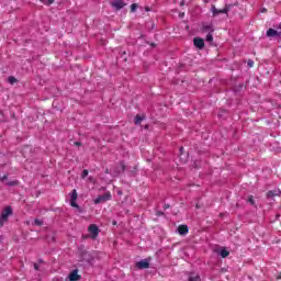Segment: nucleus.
Returning <instances> with one entry per match:
<instances>
[{"label": "nucleus", "instance_id": "obj_1", "mask_svg": "<svg viewBox=\"0 0 281 281\" xmlns=\"http://www.w3.org/2000/svg\"><path fill=\"white\" fill-rule=\"evenodd\" d=\"M78 256L82 261L90 265V267H93V263L95 262V257H93V255H91V252L87 250L85 245L78 246Z\"/></svg>", "mask_w": 281, "mask_h": 281}, {"label": "nucleus", "instance_id": "obj_2", "mask_svg": "<svg viewBox=\"0 0 281 281\" xmlns=\"http://www.w3.org/2000/svg\"><path fill=\"white\" fill-rule=\"evenodd\" d=\"M14 214L12 206H5L0 214V226L3 227L5 223H8V218Z\"/></svg>", "mask_w": 281, "mask_h": 281}, {"label": "nucleus", "instance_id": "obj_3", "mask_svg": "<svg viewBox=\"0 0 281 281\" xmlns=\"http://www.w3.org/2000/svg\"><path fill=\"white\" fill-rule=\"evenodd\" d=\"M76 201H78V191H76V189H74L70 192V205H71V207H76V210H78V212H82V207H80V205H78V203H76Z\"/></svg>", "mask_w": 281, "mask_h": 281}, {"label": "nucleus", "instance_id": "obj_4", "mask_svg": "<svg viewBox=\"0 0 281 281\" xmlns=\"http://www.w3.org/2000/svg\"><path fill=\"white\" fill-rule=\"evenodd\" d=\"M231 9H232V4H228V5L226 4L224 9H216L215 5L211 7L213 16H218V14H227V12H229Z\"/></svg>", "mask_w": 281, "mask_h": 281}, {"label": "nucleus", "instance_id": "obj_5", "mask_svg": "<svg viewBox=\"0 0 281 281\" xmlns=\"http://www.w3.org/2000/svg\"><path fill=\"white\" fill-rule=\"evenodd\" d=\"M88 232L91 234L90 238H92V240H95V238H98V235L100 234V227H98V225L95 224H90L88 227Z\"/></svg>", "mask_w": 281, "mask_h": 281}, {"label": "nucleus", "instance_id": "obj_6", "mask_svg": "<svg viewBox=\"0 0 281 281\" xmlns=\"http://www.w3.org/2000/svg\"><path fill=\"white\" fill-rule=\"evenodd\" d=\"M136 269H139V270L150 269V258L137 261L136 262Z\"/></svg>", "mask_w": 281, "mask_h": 281}, {"label": "nucleus", "instance_id": "obj_7", "mask_svg": "<svg viewBox=\"0 0 281 281\" xmlns=\"http://www.w3.org/2000/svg\"><path fill=\"white\" fill-rule=\"evenodd\" d=\"M106 201H111V192H105L103 195L98 196L94 203L99 205L100 203H106Z\"/></svg>", "mask_w": 281, "mask_h": 281}, {"label": "nucleus", "instance_id": "obj_8", "mask_svg": "<svg viewBox=\"0 0 281 281\" xmlns=\"http://www.w3.org/2000/svg\"><path fill=\"white\" fill-rule=\"evenodd\" d=\"M124 172H126V164L124 162V160H121V161L119 162V166H116V167L114 168V173H115L116 176H120V175H122V173H124Z\"/></svg>", "mask_w": 281, "mask_h": 281}, {"label": "nucleus", "instance_id": "obj_9", "mask_svg": "<svg viewBox=\"0 0 281 281\" xmlns=\"http://www.w3.org/2000/svg\"><path fill=\"white\" fill-rule=\"evenodd\" d=\"M193 45L196 47V49H205V40L202 37H194Z\"/></svg>", "mask_w": 281, "mask_h": 281}, {"label": "nucleus", "instance_id": "obj_10", "mask_svg": "<svg viewBox=\"0 0 281 281\" xmlns=\"http://www.w3.org/2000/svg\"><path fill=\"white\" fill-rule=\"evenodd\" d=\"M266 36H268V38H280L281 31H278L276 29H268Z\"/></svg>", "mask_w": 281, "mask_h": 281}, {"label": "nucleus", "instance_id": "obj_11", "mask_svg": "<svg viewBox=\"0 0 281 281\" xmlns=\"http://www.w3.org/2000/svg\"><path fill=\"white\" fill-rule=\"evenodd\" d=\"M111 5L115 10L120 11L126 5V3L124 0H114L113 2H111Z\"/></svg>", "mask_w": 281, "mask_h": 281}, {"label": "nucleus", "instance_id": "obj_12", "mask_svg": "<svg viewBox=\"0 0 281 281\" xmlns=\"http://www.w3.org/2000/svg\"><path fill=\"white\" fill-rule=\"evenodd\" d=\"M69 281H79L82 280V277L78 274V269L72 270L68 276Z\"/></svg>", "mask_w": 281, "mask_h": 281}, {"label": "nucleus", "instance_id": "obj_13", "mask_svg": "<svg viewBox=\"0 0 281 281\" xmlns=\"http://www.w3.org/2000/svg\"><path fill=\"white\" fill-rule=\"evenodd\" d=\"M281 191L280 189H273L267 192L266 196L267 199H273L274 196H280Z\"/></svg>", "mask_w": 281, "mask_h": 281}, {"label": "nucleus", "instance_id": "obj_14", "mask_svg": "<svg viewBox=\"0 0 281 281\" xmlns=\"http://www.w3.org/2000/svg\"><path fill=\"white\" fill-rule=\"evenodd\" d=\"M177 232L180 236H186L188 232H190V228L188 227V225H180L178 226Z\"/></svg>", "mask_w": 281, "mask_h": 281}, {"label": "nucleus", "instance_id": "obj_15", "mask_svg": "<svg viewBox=\"0 0 281 281\" xmlns=\"http://www.w3.org/2000/svg\"><path fill=\"white\" fill-rule=\"evenodd\" d=\"M201 30H202L203 33L209 32V34H212V32H214V25L203 23Z\"/></svg>", "mask_w": 281, "mask_h": 281}, {"label": "nucleus", "instance_id": "obj_16", "mask_svg": "<svg viewBox=\"0 0 281 281\" xmlns=\"http://www.w3.org/2000/svg\"><path fill=\"white\" fill-rule=\"evenodd\" d=\"M243 89H245V85L239 83L233 88V91H234L235 95H240L243 93Z\"/></svg>", "mask_w": 281, "mask_h": 281}, {"label": "nucleus", "instance_id": "obj_17", "mask_svg": "<svg viewBox=\"0 0 281 281\" xmlns=\"http://www.w3.org/2000/svg\"><path fill=\"white\" fill-rule=\"evenodd\" d=\"M144 120H146V115H139V114H137V115L135 116L134 124H135L136 126H138V124H142V122H144Z\"/></svg>", "mask_w": 281, "mask_h": 281}, {"label": "nucleus", "instance_id": "obj_18", "mask_svg": "<svg viewBox=\"0 0 281 281\" xmlns=\"http://www.w3.org/2000/svg\"><path fill=\"white\" fill-rule=\"evenodd\" d=\"M188 281H201V276L199 274L194 276V272H190Z\"/></svg>", "mask_w": 281, "mask_h": 281}, {"label": "nucleus", "instance_id": "obj_19", "mask_svg": "<svg viewBox=\"0 0 281 281\" xmlns=\"http://www.w3.org/2000/svg\"><path fill=\"white\" fill-rule=\"evenodd\" d=\"M5 186H8L9 188H14V187L19 186V180L7 181Z\"/></svg>", "mask_w": 281, "mask_h": 281}, {"label": "nucleus", "instance_id": "obj_20", "mask_svg": "<svg viewBox=\"0 0 281 281\" xmlns=\"http://www.w3.org/2000/svg\"><path fill=\"white\" fill-rule=\"evenodd\" d=\"M220 256L222 258H227V256H229V250H227V249L220 250Z\"/></svg>", "mask_w": 281, "mask_h": 281}, {"label": "nucleus", "instance_id": "obj_21", "mask_svg": "<svg viewBox=\"0 0 281 281\" xmlns=\"http://www.w3.org/2000/svg\"><path fill=\"white\" fill-rule=\"evenodd\" d=\"M41 3H43L44 5H52V3H54L55 0H40Z\"/></svg>", "mask_w": 281, "mask_h": 281}, {"label": "nucleus", "instance_id": "obj_22", "mask_svg": "<svg viewBox=\"0 0 281 281\" xmlns=\"http://www.w3.org/2000/svg\"><path fill=\"white\" fill-rule=\"evenodd\" d=\"M212 41H214V35H212V33H209L206 35V43H212Z\"/></svg>", "mask_w": 281, "mask_h": 281}, {"label": "nucleus", "instance_id": "obj_23", "mask_svg": "<svg viewBox=\"0 0 281 281\" xmlns=\"http://www.w3.org/2000/svg\"><path fill=\"white\" fill-rule=\"evenodd\" d=\"M8 82H9V85H14L16 82V79L14 78V76H10L8 78Z\"/></svg>", "mask_w": 281, "mask_h": 281}, {"label": "nucleus", "instance_id": "obj_24", "mask_svg": "<svg viewBox=\"0 0 281 281\" xmlns=\"http://www.w3.org/2000/svg\"><path fill=\"white\" fill-rule=\"evenodd\" d=\"M193 168H195L196 170H199V168H201V160H195L193 162Z\"/></svg>", "mask_w": 281, "mask_h": 281}, {"label": "nucleus", "instance_id": "obj_25", "mask_svg": "<svg viewBox=\"0 0 281 281\" xmlns=\"http://www.w3.org/2000/svg\"><path fill=\"white\" fill-rule=\"evenodd\" d=\"M87 177H89V170L85 169V170L81 172V179H87Z\"/></svg>", "mask_w": 281, "mask_h": 281}, {"label": "nucleus", "instance_id": "obj_26", "mask_svg": "<svg viewBox=\"0 0 281 281\" xmlns=\"http://www.w3.org/2000/svg\"><path fill=\"white\" fill-rule=\"evenodd\" d=\"M137 8H139V5L137 3H132L131 4V12H136Z\"/></svg>", "mask_w": 281, "mask_h": 281}, {"label": "nucleus", "instance_id": "obj_27", "mask_svg": "<svg viewBox=\"0 0 281 281\" xmlns=\"http://www.w3.org/2000/svg\"><path fill=\"white\" fill-rule=\"evenodd\" d=\"M248 203H250V205H256V200H254V195H250L248 198Z\"/></svg>", "mask_w": 281, "mask_h": 281}, {"label": "nucleus", "instance_id": "obj_28", "mask_svg": "<svg viewBox=\"0 0 281 281\" xmlns=\"http://www.w3.org/2000/svg\"><path fill=\"white\" fill-rule=\"evenodd\" d=\"M121 58H123V60L126 63L127 58L125 57L126 56V50H121Z\"/></svg>", "mask_w": 281, "mask_h": 281}, {"label": "nucleus", "instance_id": "obj_29", "mask_svg": "<svg viewBox=\"0 0 281 281\" xmlns=\"http://www.w3.org/2000/svg\"><path fill=\"white\" fill-rule=\"evenodd\" d=\"M0 181H2V183H5V181H8V176H2L0 177Z\"/></svg>", "mask_w": 281, "mask_h": 281}, {"label": "nucleus", "instance_id": "obj_30", "mask_svg": "<svg viewBox=\"0 0 281 281\" xmlns=\"http://www.w3.org/2000/svg\"><path fill=\"white\" fill-rule=\"evenodd\" d=\"M34 223L38 226L43 225V221L35 218Z\"/></svg>", "mask_w": 281, "mask_h": 281}, {"label": "nucleus", "instance_id": "obj_31", "mask_svg": "<svg viewBox=\"0 0 281 281\" xmlns=\"http://www.w3.org/2000/svg\"><path fill=\"white\" fill-rule=\"evenodd\" d=\"M274 30H281V22L279 24H273Z\"/></svg>", "mask_w": 281, "mask_h": 281}, {"label": "nucleus", "instance_id": "obj_32", "mask_svg": "<svg viewBox=\"0 0 281 281\" xmlns=\"http://www.w3.org/2000/svg\"><path fill=\"white\" fill-rule=\"evenodd\" d=\"M156 215H158V216H166V213H164L162 211H157Z\"/></svg>", "mask_w": 281, "mask_h": 281}, {"label": "nucleus", "instance_id": "obj_33", "mask_svg": "<svg viewBox=\"0 0 281 281\" xmlns=\"http://www.w3.org/2000/svg\"><path fill=\"white\" fill-rule=\"evenodd\" d=\"M34 269H35V271H41V266H38V263H34Z\"/></svg>", "mask_w": 281, "mask_h": 281}, {"label": "nucleus", "instance_id": "obj_34", "mask_svg": "<svg viewBox=\"0 0 281 281\" xmlns=\"http://www.w3.org/2000/svg\"><path fill=\"white\" fill-rule=\"evenodd\" d=\"M247 65H248V67H254V60H251V59L248 60V64H247Z\"/></svg>", "mask_w": 281, "mask_h": 281}, {"label": "nucleus", "instance_id": "obj_35", "mask_svg": "<svg viewBox=\"0 0 281 281\" xmlns=\"http://www.w3.org/2000/svg\"><path fill=\"white\" fill-rule=\"evenodd\" d=\"M184 16H186V13H184V12H180V13H179V18H180V19H183Z\"/></svg>", "mask_w": 281, "mask_h": 281}, {"label": "nucleus", "instance_id": "obj_36", "mask_svg": "<svg viewBox=\"0 0 281 281\" xmlns=\"http://www.w3.org/2000/svg\"><path fill=\"white\" fill-rule=\"evenodd\" d=\"M169 207H170V204H165V205L162 206L164 210H168Z\"/></svg>", "mask_w": 281, "mask_h": 281}, {"label": "nucleus", "instance_id": "obj_37", "mask_svg": "<svg viewBox=\"0 0 281 281\" xmlns=\"http://www.w3.org/2000/svg\"><path fill=\"white\" fill-rule=\"evenodd\" d=\"M180 5L183 8V5H186V0H181Z\"/></svg>", "mask_w": 281, "mask_h": 281}, {"label": "nucleus", "instance_id": "obj_38", "mask_svg": "<svg viewBox=\"0 0 281 281\" xmlns=\"http://www.w3.org/2000/svg\"><path fill=\"white\" fill-rule=\"evenodd\" d=\"M75 146H82V143H80V142H75Z\"/></svg>", "mask_w": 281, "mask_h": 281}, {"label": "nucleus", "instance_id": "obj_39", "mask_svg": "<svg viewBox=\"0 0 281 281\" xmlns=\"http://www.w3.org/2000/svg\"><path fill=\"white\" fill-rule=\"evenodd\" d=\"M277 280H281V272H280L279 276L277 277Z\"/></svg>", "mask_w": 281, "mask_h": 281}, {"label": "nucleus", "instance_id": "obj_40", "mask_svg": "<svg viewBox=\"0 0 281 281\" xmlns=\"http://www.w3.org/2000/svg\"><path fill=\"white\" fill-rule=\"evenodd\" d=\"M150 45H151V47H157V44H155V43H151Z\"/></svg>", "mask_w": 281, "mask_h": 281}, {"label": "nucleus", "instance_id": "obj_41", "mask_svg": "<svg viewBox=\"0 0 281 281\" xmlns=\"http://www.w3.org/2000/svg\"><path fill=\"white\" fill-rule=\"evenodd\" d=\"M130 175H135V171L134 170L130 171Z\"/></svg>", "mask_w": 281, "mask_h": 281}, {"label": "nucleus", "instance_id": "obj_42", "mask_svg": "<svg viewBox=\"0 0 281 281\" xmlns=\"http://www.w3.org/2000/svg\"><path fill=\"white\" fill-rule=\"evenodd\" d=\"M112 225H117V222L113 221V222H112Z\"/></svg>", "mask_w": 281, "mask_h": 281}, {"label": "nucleus", "instance_id": "obj_43", "mask_svg": "<svg viewBox=\"0 0 281 281\" xmlns=\"http://www.w3.org/2000/svg\"><path fill=\"white\" fill-rule=\"evenodd\" d=\"M261 12H267V9H265V8H263V9H261Z\"/></svg>", "mask_w": 281, "mask_h": 281}, {"label": "nucleus", "instance_id": "obj_44", "mask_svg": "<svg viewBox=\"0 0 281 281\" xmlns=\"http://www.w3.org/2000/svg\"><path fill=\"white\" fill-rule=\"evenodd\" d=\"M180 153H183V147H180Z\"/></svg>", "mask_w": 281, "mask_h": 281}, {"label": "nucleus", "instance_id": "obj_45", "mask_svg": "<svg viewBox=\"0 0 281 281\" xmlns=\"http://www.w3.org/2000/svg\"><path fill=\"white\" fill-rule=\"evenodd\" d=\"M117 194L121 196V194H122V191H117Z\"/></svg>", "mask_w": 281, "mask_h": 281}, {"label": "nucleus", "instance_id": "obj_46", "mask_svg": "<svg viewBox=\"0 0 281 281\" xmlns=\"http://www.w3.org/2000/svg\"><path fill=\"white\" fill-rule=\"evenodd\" d=\"M38 262H40V263H43V259H38Z\"/></svg>", "mask_w": 281, "mask_h": 281}, {"label": "nucleus", "instance_id": "obj_47", "mask_svg": "<svg viewBox=\"0 0 281 281\" xmlns=\"http://www.w3.org/2000/svg\"><path fill=\"white\" fill-rule=\"evenodd\" d=\"M195 207L199 210L201 206H199V204H196Z\"/></svg>", "mask_w": 281, "mask_h": 281}, {"label": "nucleus", "instance_id": "obj_48", "mask_svg": "<svg viewBox=\"0 0 281 281\" xmlns=\"http://www.w3.org/2000/svg\"><path fill=\"white\" fill-rule=\"evenodd\" d=\"M105 173L109 175V169L105 170Z\"/></svg>", "mask_w": 281, "mask_h": 281}, {"label": "nucleus", "instance_id": "obj_49", "mask_svg": "<svg viewBox=\"0 0 281 281\" xmlns=\"http://www.w3.org/2000/svg\"><path fill=\"white\" fill-rule=\"evenodd\" d=\"M146 11L148 12V11H149V9H148V8H146Z\"/></svg>", "mask_w": 281, "mask_h": 281}, {"label": "nucleus", "instance_id": "obj_50", "mask_svg": "<svg viewBox=\"0 0 281 281\" xmlns=\"http://www.w3.org/2000/svg\"><path fill=\"white\" fill-rule=\"evenodd\" d=\"M145 128H148V125H146Z\"/></svg>", "mask_w": 281, "mask_h": 281}]
</instances>
